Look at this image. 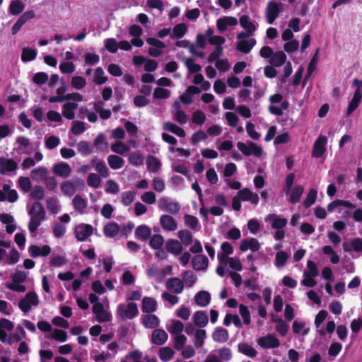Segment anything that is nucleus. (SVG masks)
Segmentation results:
<instances>
[{
  "instance_id": "nucleus-1",
  "label": "nucleus",
  "mask_w": 362,
  "mask_h": 362,
  "mask_svg": "<svg viewBox=\"0 0 362 362\" xmlns=\"http://www.w3.org/2000/svg\"><path fill=\"white\" fill-rule=\"evenodd\" d=\"M137 305L135 303H129L127 305L119 304L117 308V315L122 320H132L139 315Z\"/></svg>"
},
{
  "instance_id": "nucleus-2",
  "label": "nucleus",
  "mask_w": 362,
  "mask_h": 362,
  "mask_svg": "<svg viewBox=\"0 0 362 362\" xmlns=\"http://www.w3.org/2000/svg\"><path fill=\"white\" fill-rule=\"evenodd\" d=\"M39 303L38 296L34 291L28 292L25 297L18 302V307L23 313H28L32 306H37Z\"/></svg>"
},
{
  "instance_id": "nucleus-3",
  "label": "nucleus",
  "mask_w": 362,
  "mask_h": 362,
  "mask_svg": "<svg viewBox=\"0 0 362 362\" xmlns=\"http://www.w3.org/2000/svg\"><path fill=\"white\" fill-rule=\"evenodd\" d=\"M237 147L245 156L254 154L256 157H260L263 153L262 148L251 141H248L247 144L239 141L237 143Z\"/></svg>"
},
{
  "instance_id": "nucleus-4",
  "label": "nucleus",
  "mask_w": 362,
  "mask_h": 362,
  "mask_svg": "<svg viewBox=\"0 0 362 362\" xmlns=\"http://www.w3.org/2000/svg\"><path fill=\"white\" fill-rule=\"evenodd\" d=\"M281 4L269 1L266 8V17L269 24H273L281 12Z\"/></svg>"
},
{
  "instance_id": "nucleus-5",
  "label": "nucleus",
  "mask_w": 362,
  "mask_h": 362,
  "mask_svg": "<svg viewBox=\"0 0 362 362\" xmlns=\"http://www.w3.org/2000/svg\"><path fill=\"white\" fill-rule=\"evenodd\" d=\"M192 253L196 254L193 257L192 263L193 268L197 271L206 269L208 267L209 260L205 255L198 254L203 252V250H189Z\"/></svg>"
},
{
  "instance_id": "nucleus-6",
  "label": "nucleus",
  "mask_w": 362,
  "mask_h": 362,
  "mask_svg": "<svg viewBox=\"0 0 362 362\" xmlns=\"http://www.w3.org/2000/svg\"><path fill=\"white\" fill-rule=\"evenodd\" d=\"M327 138L325 136L320 135L314 143L312 156L314 158H320L326 151V144Z\"/></svg>"
},
{
  "instance_id": "nucleus-7",
  "label": "nucleus",
  "mask_w": 362,
  "mask_h": 362,
  "mask_svg": "<svg viewBox=\"0 0 362 362\" xmlns=\"http://www.w3.org/2000/svg\"><path fill=\"white\" fill-rule=\"evenodd\" d=\"M93 230V226L90 224H79L75 228L76 238L79 241H83L92 235Z\"/></svg>"
},
{
  "instance_id": "nucleus-8",
  "label": "nucleus",
  "mask_w": 362,
  "mask_h": 362,
  "mask_svg": "<svg viewBox=\"0 0 362 362\" xmlns=\"http://www.w3.org/2000/svg\"><path fill=\"white\" fill-rule=\"evenodd\" d=\"M93 313L99 322H106L111 320V315L104 309L103 303H98L93 305Z\"/></svg>"
},
{
  "instance_id": "nucleus-9",
  "label": "nucleus",
  "mask_w": 362,
  "mask_h": 362,
  "mask_svg": "<svg viewBox=\"0 0 362 362\" xmlns=\"http://www.w3.org/2000/svg\"><path fill=\"white\" fill-rule=\"evenodd\" d=\"M258 345L264 349H274L280 345L279 339L273 334L260 337L257 341Z\"/></svg>"
},
{
  "instance_id": "nucleus-10",
  "label": "nucleus",
  "mask_w": 362,
  "mask_h": 362,
  "mask_svg": "<svg viewBox=\"0 0 362 362\" xmlns=\"http://www.w3.org/2000/svg\"><path fill=\"white\" fill-rule=\"evenodd\" d=\"M18 168V163L11 158L0 157V174L6 175L8 173L16 171Z\"/></svg>"
},
{
  "instance_id": "nucleus-11",
  "label": "nucleus",
  "mask_w": 362,
  "mask_h": 362,
  "mask_svg": "<svg viewBox=\"0 0 362 362\" xmlns=\"http://www.w3.org/2000/svg\"><path fill=\"white\" fill-rule=\"evenodd\" d=\"M19 253L18 250H10L9 254L7 250H0V262L4 264H16L19 259Z\"/></svg>"
},
{
  "instance_id": "nucleus-12",
  "label": "nucleus",
  "mask_w": 362,
  "mask_h": 362,
  "mask_svg": "<svg viewBox=\"0 0 362 362\" xmlns=\"http://www.w3.org/2000/svg\"><path fill=\"white\" fill-rule=\"evenodd\" d=\"M234 250H222L220 253L221 257H225L224 260L226 262V264L229 265L230 268L235 271H240L242 269V264L238 259L230 257L229 256L233 254Z\"/></svg>"
},
{
  "instance_id": "nucleus-13",
  "label": "nucleus",
  "mask_w": 362,
  "mask_h": 362,
  "mask_svg": "<svg viewBox=\"0 0 362 362\" xmlns=\"http://www.w3.org/2000/svg\"><path fill=\"white\" fill-rule=\"evenodd\" d=\"M141 320L144 327L147 329H156L160 325L159 318L156 315L151 313L142 315Z\"/></svg>"
},
{
  "instance_id": "nucleus-14",
  "label": "nucleus",
  "mask_w": 362,
  "mask_h": 362,
  "mask_svg": "<svg viewBox=\"0 0 362 362\" xmlns=\"http://www.w3.org/2000/svg\"><path fill=\"white\" fill-rule=\"evenodd\" d=\"M166 287L170 292L179 294L182 292L184 284L179 278L175 277L168 279L166 281Z\"/></svg>"
},
{
  "instance_id": "nucleus-15",
  "label": "nucleus",
  "mask_w": 362,
  "mask_h": 362,
  "mask_svg": "<svg viewBox=\"0 0 362 362\" xmlns=\"http://www.w3.org/2000/svg\"><path fill=\"white\" fill-rule=\"evenodd\" d=\"M362 99V90H356L354 96L350 101L348 107L346 109V115L349 116L354 110H356Z\"/></svg>"
},
{
  "instance_id": "nucleus-16",
  "label": "nucleus",
  "mask_w": 362,
  "mask_h": 362,
  "mask_svg": "<svg viewBox=\"0 0 362 362\" xmlns=\"http://www.w3.org/2000/svg\"><path fill=\"white\" fill-rule=\"evenodd\" d=\"M168 334L162 329H156L151 334V342L156 345H163L168 340Z\"/></svg>"
},
{
  "instance_id": "nucleus-17",
  "label": "nucleus",
  "mask_w": 362,
  "mask_h": 362,
  "mask_svg": "<svg viewBox=\"0 0 362 362\" xmlns=\"http://www.w3.org/2000/svg\"><path fill=\"white\" fill-rule=\"evenodd\" d=\"M53 172L57 176L67 177L71 173V168L68 163L61 162L54 165Z\"/></svg>"
},
{
  "instance_id": "nucleus-18",
  "label": "nucleus",
  "mask_w": 362,
  "mask_h": 362,
  "mask_svg": "<svg viewBox=\"0 0 362 362\" xmlns=\"http://www.w3.org/2000/svg\"><path fill=\"white\" fill-rule=\"evenodd\" d=\"M160 223L163 229L174 231L177 229V223L174 218L170 215H162Z\"/></svg>"
},
{
  "instance_id": "nucleus-19",
  "label": "nucleus",
  "mask_w": 362,
  "mask_h": 362,
  "mask_svg": "<svg viewBox=\"0 0 362 362\" xmlns=\"http://www.w3.org/2000/svg\"><path fill=\"white\" fill-rule=\"evenodd\" d=\"M157 309L156 300L151 297L145 296L142 299L141 310L146 313H152Z\"/></svg>"
},
{
  "instance_id": "nucleus-20",
  "label": "nucleus",
  "mask_w": 362,
  "mask_h": 362,
  "mask_svg": "<svg viewBox=\"0 0 362 362\" xmlns=\"http://www.w3.org/2000/svg\"><path fill=\"white\" fill-rule=\"evenodd\" d=\"M193 321L194 325L199 327H204L209 322V317L206 311L199 310L194 313Z\"/></svg>"
},
{
  "instance_id": "nucleus-21",
  "label": "nucleus",
  "mask_w": 362,
  "mask_h": 362,
  "mask_svg": "<svg viewBox=\"0 0 362 362\" xmlns=\"http://www.w3.org/2000/svg\"><path fill=\"white\" fill-rule=\"evenodd\" d=\"M229 334L226 329L218 327L212 333V339L214 341L224 343L228 340Z\"/></svg>"
},
{
  "instance_id": "nucleus-22",
  "label": "nucleus",
  "mask_w": 362,
  "mask_h": 362,
  "mask_svg": "<svg viewBox=\"0 0 362 362\" xmlns=\"http://www.w3.org/2000/svg\"><path fill=\"white\" fill-rule=\"evenodd\" d=\"M166 329L171 334H179L184 329V325L178 320H171L167 323Z\"/></svg>"
},
{
  "instance_id": "nucleus-23",
  "label": "nucleus",
  "mask_w": 362,
  "mask_h": 362,
  "mask_svg": "<svg viewBox=\"0 0 362 362\" xmlns=\"http://www.w3.org/2000/svg\"><path fill=\"white\" fill-rule=\"evenodd\" d=\"M211 295L208 291H201L197 293L194 296L195 303L201 307H205L209 305Z\"/></svg>"
},
{
  "instance_id": "nucleus-24",
  "label": "nucleus",
  "mask_w": 362,
  "mask_h": 362,
  "mask_svg": "<svg viewBox=\"0 0 362 362\" xmlns=\"http://www.w3.org/2000/svg\"><path fill=\"white\" fill-rule=\"evenodd\" d=\"M29 215L32 217L45 220V212L42 204L40 202H35L32 208L28 211Z\"/></svg>"
},
{
  "instance_id": "nucleus-25",
  "label": "nucleus",
  "mask_w": 362,
  "mask_h": 362,
  "mask_svg": "<svg viewBox=\"0 0 362 362\" xmlns=\"http://www.w3.org/2000/svg\"><path fill=\"white\" fill-rule=\"evenodd\" d=\"M151 234V228L146 225L139 226L135 230L136 238L141 241L147 240Z\"/></svg>"
},
{
  "instance_id": "nucleus-26",
  "label": "nucleus",
  "mask_w": 362,
  "mask_h": 362,
  "mask_svg": "<svg viewBox=\"0 0 362 362\" xmlns=\"http://www.w3.org/2000/svg\"><path fill=\"white\" fill-rule=\"evenodd\" d=\"M78 107V104L74 102L66 103L62 106V115L68 119H73L75 117L74 110Z\"/></svg>"
},
{
  "instance_id": "nucleus-27",
  "label": "nucleus",
  "mask_w": 362,
  "mask_h": 362,
  "mask_svg": "<svg viewBox=\"0 0 362 362\" xmlns=\"http://www.w3.org/2000/svg\"><path fill=\"white\" fill-rule=\"evenodd\" d=\"M292 330L294 334H301L304 337L309 333L310 328L306 327V323L305 322L294 320L292 324Z\"/></svg>"
},
{
  "instance_id": "nucleus-28",
  "label": "nucleus",
  "mask_w": 362,
  "mask_h": 362,
  "mask_svg": "<svg viewBox=\"0 0 362 362\" xmlns=\"http://www.w3.org/2000/svg\"><path fill=\"white\" fill-rule=\"evenodd\" d=\"M163 129L168 131L179 137L183 138L186 136L185 130L171 122H167L164 124Z\"/></svg>"
},
{
  "instance_id": "nucleus-29",
  "label": "nucleus",
  "mask_w": 362,
  "mask_h": 362,
  "mask_svg": "<svg viewBox=\"0 0 362 362\" xmlns=\"http://www.w3.org/2000/svg\"><path fill=\"white\" fill-rule=\"evenodd\" d=\"M239 21L240 26L245 30V31H247L252 35L254 34L256 30V26L253 22L250 21V17L247 15H243L240 16Z\"/></svg>"
},
{
  "instance_id": "nucleus-30",
  "label": "nucleus",
  "mask_w": 362,
  "mask_h": 362,
  "mask_svg": "<svg viewBox=\"0 0 362 362\" xmlns=\"http://www.w3.org/2000/svg\"><path fill=\"white\" fill-rule=\"evenodd\" d=\"M147 169L152 173H156L161 168V163L160 160L154 156H148L146 158Z\"/></svg>"
},
{
  "instance_id": "nucleus-31",
  "label": "nucleus",
  "mask_w": 362,
  "mask_h": 362,
  "mask_svg": "<svg viewBox=\"0 0 362 362\" xmlns=\"http://www.w3.org/2000/svg\"><path fill=\"white\" fill-rule=\"evenodd\" d=\"M91 163L95 166V170L104 178L109 176V170L104 161H97L95 158L91 160Z\"/></svg>"
},
{
  "instance_id": "nucleus-32",
  "label": "nucleus",
  "mask_w": 362,
  "mask_h": 362,
  "mask_svg": "<svg viewBox=\"0 0 362 362\" xmlns=\"http://www.w3.org/2000/svg\"><path fill=\"white\" fill-rule=\"evenodd\" d=\"M107 160L108 165L113 170L120 169L124 165V159L117 155H110Z\"/></svg>"
},
{
  "instance_id": "nucleus-33",
  "label": "nucleus",
  "mask_w": 362,
  "mask_h": 362,
  "mask_svg": "<svg viewBox=\"0 0 362 362\" xmlns=\"http://www.w3.org/2000/svg\"><path fill=\"white\" fill-rule=\"evenodd\" d=\"M286 60V55L283 51H278L274 53L269 62L274 66H281Z\"/></svg>"
},
{
  "instance_id": "nucleus-34",
  "label": "nucleus",
  "mask_w": 362,
  "mask_h": 362,
  "mask_svg": "<svg viewBox=\"0 0 362 362\" xmlns=\"http://www.w3.org/2000/svg\"><path fill=\"white\" fill-rule=\"evenodd\" d=\"M73 206L80 214H84L88 206L87 201L80 195H76L73 199Z\"/></svg>"
},
{
  "instance_id": "nucleus-35",
  "label": "nucleus",
  "mask_w": 362,
  "mask_h": 362,
  "mask_svg": "<svg viewBox=\"0 0 362 362\" xmlns=\"http://www.w3.org/2000/svg\"><path fill=\"white\" fill-rule=\"evenodd\" d=\"M119 227L117 223H110L105 226L103 232L106 237L114 238L119 233Z\"/></svg>"
},
{
  "instance_id": "nucleus-36",
  "label": "nucleus",
  "mask_w": 362,
  "mask_h": 362,
  "mask_svg": "<svg viewBox=\"0 0 362 362\" xmlns=\"http://www.w3.org/2000/svg\"><path fill=\"white\" fill-rule=\"evenodd\" d=\"M260 244L255 238H245L241 240L239 249H259Z\"/></svg>"
},
{
  "instance_id": "nucleus-37",
  "label": "nucleus",
  "mask_w": 362,
  "mask_h": 362,
  "mask_svg": "<svg viewBox=\"0 0 362 362\" xmlns=\"http://www.w3.org/2000/svg\"><path fill=\"white\" fill-rule=\"evenodd\" d=\"M304 189L301 185H296L292 189L288 202L291 204H296L300 202Z\"/></svg>"
},
{
  "instance_id": "nucleus-38",
  "label": "nucleus",
  "mask_w": 362,
  "mask_h": 362,
  "mask_svg": "<svg viewBox=\"0 0 362 362\" xmlns=\"http://www.w3.org/2000/svg\"><path fill=\"white\" fill-rule=\"evenodd\" d=\"M25 8V4L21 0L12 1L9 5L8 12L14 16L22 13Z\"/></svg>"
},
{
  "instance_id": "nucleus-39",
  "label": "nucleus",
  "mask_w": 362,
  "mask_h": 362,
  "mask_svg": "<svg viewBox=\"0 0 362 362\" xmlns=\"http://www.w3.org/2000/svg\"><path fill=\"white\" fill-rule=\"evenodd\" d=\"M239 352L243 354L245 356L251 358L255 357L257 354V351L251 345L246 343H240L238 344Z\"/></svg>"
},
{
  "instance_id": "nucleus-40",
  "label": "nucleus",
  "mask_w": 362,
  "mask_h": 362,
  "mask_svg": "<svg viewBox=\"0 0 362 362\" xmlns=\"http://www.w3.org/2000/svg\"><path fill=\"white\" fill-rule=\"evenodd\" d=\"M177 235H178L179 238L180 239L181 242L182 243V244L185 247L189 246L193 242L192 234L188 230H179L177 233Z\"/></svg>"
},
{
  "instance_id": "nucleus-41",
  "label": "nucleus",
  "mask_w": 362,
  "mask_h": 362,
  "mask_svg": "<svg viewBox=\"0 0 362 362\" xmlns=\"http://www.w3.org/2000/svg\"><path fill=\"white\" fill-rule=\"evenodd\" d=\"M206 338V332L204 329H198L194 332V344L196 348H201L204 342V339Z\"/></svg>"
},
{
  "instance_id": "nucleus-42",
  "label": "nucleus",
  "mask_w": 362,
  "mask_h": 362,
  "mask_svg": "<svg viewBox=\"0 0 362 362\" xmlns=\"http://www.w3.org/2000/svg\"><path fill=\"white\" fill-rule=\"evenodd\" d=\"M291 254H288L284 250H279L276 252L275 258V265L277 268H281L285 264Z\"/></svg>"
},
{
  "instance_id": "nucleus-43",
  "label": "nucleus",
  "mask_w": 362,
  "mask_h": 362,
  "mask_svg": "<svg viewBox=\"0 0 362 362\" xmlns=\"http://www.w3.org/2000/svg\"><path fill=\"white\" fill-rule=\"evenodd\" d=\"M185 65L190 74H197L202 70L201 65L194 63V59L192 57L187 58L185 60Z\"/></svg>"
},
{
  "instance_id": "nucleus-44",
  "label": "nucleus",
  "mask_w": 362,
  "mask_h": 362,
  "mask_svg": "<svg viewBox=\"0 0 362 362\" xmlns=\"http://www.w3.org/2000/svg\"><path fill=\"white\" fill-rule=\"evenodd\" d=\"M37 52L35 49L25 47L22 50L21 59L23 62H30L34 60L37 57Z\"/></svg>"
},
{
  "instance_id": "nucleus-45",
  "label": "nucleus",
  "mask_w": 362,
  "mask_h": 362,
  "mask_svg": "<svg viewBox=\"0 0 362 362\" xmlns=\"http://www.w3.org/2000/svg\"><path fill=\"white\" fill-rule=\"evenodd\" d=\"M3 190L6 194V199L11 202H16L18 199V194L16 189H11V187L8 184H4L3 185Z\"/></svg>"
},
{
  "instance_id": "nucleus-46",
  "label": "nucleus",
  "mask_w": 362,
  "mask_h": 362,
  "mask_svg": "<svg viewBox=\"0 0 362 362\" xmlns=\"http://www.w3.org/2000/svg\"><path fill=\"white\" fill-rule=\"evenodd\" d=\"M175 351L170 347H163L159 350V358L163 362L169 361L173 356Z\"/></svg>"
},
{
  "instance_id": "nucleus-47",
  "label": "nucleus",
  "mask_w": 362,
  "mask_h": 362,
  "mask_svg": "<svg viewBox=\"0 0 362 362\" xmlns=\"http://www.w3.org/2000/svg\"><path fill=\"white\" fill-rule=\"evenodd\" d=\"M187 30V27L185 23H179L174 26L173 29V35L170 37L172 38L174 37L181 38L185 35Z\"/></svg>"
},
{
  "instance_id": "nucleus-48",
  "label": "nucleus",
  "mask_w": 362,
  "mask_h": 362,
  "mask_svg": "<svg viewBox=\"0 0 362 362\" xmlns=\"http://www.w3.org/2000/svg\"><path fill=\"white\" fill-rule=\"evenodd\" d=\"M317 194V191L315 189H310L308 194H307L305 199L303 202L304 207L309 208L313 204H314L316 201Z\"/></svg>"
},
{
  "instance_id": "nucleus-49",
  "label": "nucleus",
  "mask_w": 362,
  "mask_h": 362,
  "mask_svg": "<svg viewBox=\"0 0 362 362\" xmlns=\"http://www.w3.org/2000/svg\"><path fill=\"white\" fill-rule=\"evenodd\" d=\"M61 189L62 192L67 196H72L76 192L74 184L70 181H64L62 183Z\"/></svg>"
},
{
  "instance_id": "nucleus-50",
  "label": "nucleus",
  "mask_w": 362,
  "mask_h": 362,
  "mask_svg": "<svg viewBox=\"0 0 362 362\" xmlns=\"http://www.w3.org/2000/svg\"><path fill=\"white\" fill-rule=\"evenodd\" d=\"M185 223L192 230H196L199 226L198 218L192 215L185 214L184 216Z\"/></svg>"
},
{
  "instance_id": "nucleus-51",
  "label": "nucleus",
  "mask_w": 362,
  "mask_h": 362,
  "mask_svg": "<svg viewBox=\"0 0 362 362\" xmlns=\"http://www.w3.org/2000/svg\"><path fill=\"white\" fill-rule=\"evenodd\" d=\"M164 239L161 235H153L149 241V245L153 249H162L161 246L163 245Z\"/></svg>"
},
{
  "instance_id": "nucleus-52",
  "label": "nucleus",
  "mask_w": 362,
  "mask_h": 362,
  "mask_svg": "<svg viewBox=\"0 0 362 362\" xmlns=\"http://www.w3.org/2000/svg\"><path fill=\"white\" fill-rule=\"evenodd\" d=\"M49 337L52 339L59 341L60 342L66 341L67 339V334L65 331L62 329H54L50 334Z\"/></svg>"
},
{
  "instance_id": "nucleus-53",
  "label": "nucleus",
  "mask_w": 362,
  "mask_h": 362,
  "mask_svg": "<svg viewBox=\"0 0 362 362\" xmlns=\"http://www.w3.org/2000/svg\"><path fill=\"white\" fill-rule=\"evenodd\" d=\"M182 277L187 287L193 286L197 281V277L192 271H185Z\"/></svg>"
},
{
  "instance_id": "nucleus-54",
  "label": "nucleus",
  "mask_w": 362,
  "mask_h": 362,
  "mask_svg": "<svg viewBox=\"0 0 362 362\" xmlns=\"http://www.w3.org/2000/svg\"><path fill=\"white\" fill-rule=\"evenodd\" d=\"M153 95L156 99H167L170 95V91L168 89L158 87L155 88Z\"/></svg>"
},
{
  "instance_id": "nucleus-55",
  "label": "nucleus",
  "mask_w": 362,
  "mask_h": 362,
  "mask_svg": "<svg viewBox=\"0 0 362 362\" xmlns=\"http://www.w3.org/2000/svg\"><path fill=\"white\" fill-rule=\"evenodd\" d=\"M104 74L105 72L102 67L96 68L95 70L94 82L98 85L105 83L107 78L104 76Z\"/></svg>"
},
{
  "instance_id": "nucleus-56",
  "label": "nucleus",
  "mask_w": 362,
  "mask_h": 362,
  "mask_svg": "<svg viewBox=\"0 0 362 362\" xmlns=\"http://www.w3.org/2000/svg\"><path fill=\"white\" fill-rule=\"evenodd\" d=\"M208 138L206 133L202 130L194 132L191 136V144L196 145L197 143L204 141Z\"/></svg>"
},
{
  "instance_id": "nucleus-57",
  "label": "nucleus",
  "mask_w": 362,
  "mask_h": 362,
  "mask_svg": "<svg viewBox=\"0 0 362 362\" xmlns=\"http://www.w3.org/2000/svg\"><path fill=\"white\" fill-rule=\"evenodd\" d=\"M87 183L90 187L98 188L101 183V179L99 175L92 173L88 175Z\"/></svg>"
},
{
  "instance_id": "nucleus-58",
  "label": "nucleus",
  "mask_w": 362,
  "mask_h": 362,
  "mask_svg": "<svg viewBox=\"0 0 362 362\" xmlns=\"http://www.w3.org/2000/svg\"><path fill=\"white\" fill-rule=\"evenodd\" d=\"M225 257H221L220 253H218V259L219 260V264L216 268V273L220 276H223L228 272L226 262H225Z\"/></svg>"
},
{
  "instance_id": "nucleus-59",
  "label": "nucleus",
  "mask_w": 362,
  "mask_h": 362,
  "mask_svg": "<svg viewBox=\"0 0 362 362\" xmlns=\"http://www.w3.org/2000/svg\"><path fill=\"white\" fill-rule=\"evenodd\" d=\"M223 48L222 46H216L214 50L210 54L208 58V62L212 63L214 61L216 62L217 59H220L219 58L223 55Z\"/></svg>"
},
{
  "instance_id": "nucleus-60",
  "label": "nucleus",
  "mask_w": 362,
  "mask_h": 362,
  "mask_svg": "<svg viewBox=\"0 0 362 362\" xmlns=\"http://www.w3.org/2000/svg\"><path fill=\"white\" fill-rule=\"evenodd\" d=\"M239 312H240L241 317L243 319L244 324L249 325L251 322V320H250V313L248 310V308L246 305L241 304L239 306Z\"/></svg>"
},
{
  "instance_id": "nucleus-61",
  "label": "nucleus",
  "mask_w": 362,
  "mask_h": 362,
  "mask_svg": "<svg viewBox=\"0 0 362 362\" xmlns=\"http://www.w3.org/2000/svg\"><path fill=\"white\" fill-rule=\"evenodd\" d=\"M71 85L73 88L81 90L86 86V81L82 76H74L71 78Z\"/></svg>"
},
{
  "instance_id": "nucleus-62",
  "label": "nucleus",
  "mask_w": 362,
  "mask_h": 362,
  "mask_svg": "<svg viewBox=\"0 0 362 362\" xmlns=\"http://www.w3.org/2000/svg\"><path fill=\"white\" fill-rule=\"evenodd\" d=\"M288 329V325L284 322L282 319H279L276 325V332L282 337H284Z\"/></svg>"
},
{
  "instance_id": "nucleus-63",
  "label": "nucleus",
  "mask_w": 362,
  "mask_h": 362,
  "mask_svg": "<svg viewBox=\"0 0 362 362\" xmlns=\"http://www.w3.org/2000/svg\"><path fill=\"white\" fill-rule=\"evenodd\" d=\"M192 120L193 123L202 125L206 120L205 114L201 110H196L192 115Z\"/></svg>"
},
{
  "instance_id": "nucleus-64",
  "label": "nucleus",
  "mask_w": 362,
  "mask_h": 362,
  "mask_svg": "<svg viewBox=\"0 0 362 362\" xmlns=\"http://www.w3.org/2000/svg\"><path fill=\"white\" fill-rule=\"evenodd\" d=\"M31 197L37 200H41L44 198L45 190L44 188L40 185H35L31 192Z\"/></svg>"
}]
</instances>
